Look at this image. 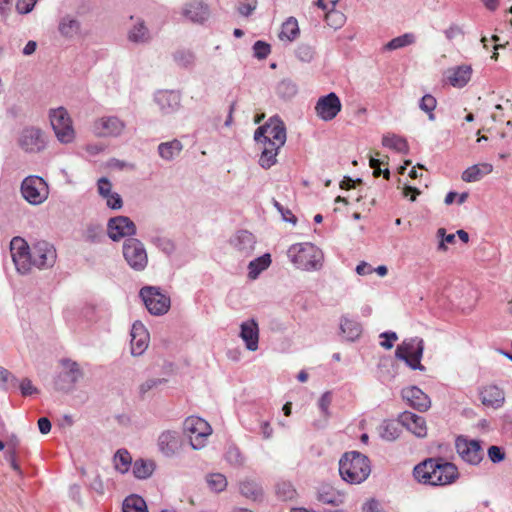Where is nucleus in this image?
I'll use <instances>...</instances> for the list:
<instances>
[{"instance_id": "obj_1", "label": "nucleus", "mask_w": 512, "mask_h": 512, "mask_svg": "<svg viewBox=\"0 0 512 512\" xmlns=\"http://www.w3.org/2000/svg\"><path fill=\"white\" fill-rule=\"evenodd\" d=\"M458 475L457 467L441 458L427 459L414 468V476L419 482L433 486L449 485Z\"/></svg>"}, {"instance_id": "obj_2", "label": "nucleus", "mask_w": 512, "mask_h": 512, "mask_svg": "<svg viewBox=\"0 0 512 512\" xmlns=\"http://www.w3.org/2000/svg\"><path fill=\"white\" fill-rule=\"evenodd\" d=\"M339 473L344 481L360 484L371 473L370 460L358 451L346 452L339 460Z\"/></svg>"}, {"instance_id": "obj_3", "label": "nucleus", "mask_w": 512, "mask_h": 512, "mask_svg": "<svg viewBox=\"0 0 512 512\" xmlns=\"http://www.w3.org/2000/svg\"><path fill=\"white\" fill-rule=\"evenodd\" d=\"M288 257L297 268L310 270L320 265L322 255L320 250L311 243H297L288 249Z\"/></svg>"}, {"instance_id": "obj_4", "label": "nucleus", "mask_w": 512, "mask_h": 512, "mask_svg": "<svg viewBox=\"0 0 512 512\" xmlns=\"http://www.w3.org/2000/svg\"><path fill=\"white\" fill-rule=\"evenodd\" d=\"M254 139L257 143H267L282 147L286 142V128L284 122L274 116L269 121L256 129Z\"/></svg>"}, {"instance_id": "obj_5", "label": "nucleus", "mask_w": 512, "mask_h": 512, "mask_svg": "<svg viewBox=\"0 0 512 512\" xmlns=\"http://www.w3.org/2000/svg\"><path fill=\"white\" fill-rule=\"evenodd\" d=\"M424 350V342L421 338L414 337L405 339L400 345L397 346L395 356L398 359L405 361V363L413 370H424L421 364V358Z\"/></svg>"}, {"instance_id": "obj_6", "label": "nucleus", "mask_w": 512, "mask_h": 512, "mask_svg": "<svg viewBox=\"0 0 512 512\" xmlns=\"http://www.w3.org/2000/svg\"><path fill=\"white\" fill-rule=\"evenodd\" d=\"M21 194L31 205H40L47 200L49 187L43 178L31 175L22 181Z\"/></svg>"}, {"instance_id": "obj_7", "label": "nucleus", "mask_w": 512, "mask_h": 512, "mask_svg": "<svg viewBox=\"0 0 512 512\" xmlns=\"http://www.w3.org/2000/svg\"><path fill=\"white\" fill-rule=\"evenodd\" d=\"M49 117L57 139L64 144L71 143L75 138V131L67 110L63 107L52 109Z\"/></svg>"}, {"instance_id": "obj_8", "label": "nucleus", "mask_w": 512, "mask_h": 512, "mask_svg": "<svg viewBox=\"0 0 512 512\" xmlns=\"http://www.w3.org/2000/svg\"><path fill=\"white\" fill-rule=\"evenodd\" d=\"M184 431L189 437L193 449H201L206 445L212 428L207 421L200 417L190 416L184 422Z\"/></svg>"}, {"instance_id": "obj_9", "label": "nucleus", "mask_w": 512, "mask_h": 512, "mask_svg": "<svg viewBox=\"0 0 512 512\" xmlns=\"http://www.w3.org/2000/svg\"><path fill=\"white\" fill-rule=\"evenodd\" d=\"M10 252L16 270L27 274L32 269V248L21 237H14L10 242Z\"/></svg>"}, {"instance_id": "obj_10", "label": "nucleus", "mask_w": 512, "mask_h": 512, "mask_svg": "<svg viewBox=\"0 0 512 512\" xmlns=\"http://www.w3.org/2000/svg\"><path fill=\"white\" fill-rule=\"evenodd\" d=\"M10 252L16 270L27 274L32 269V248L21 237H14L10 242Z\"/></svg>"}, {"instance_id": "obj_11", "label": "nucleus", "mask_w": 512, "mask_h": 512, "mask_svg": "<svg viewBox=\"0 0 512 512\" xmlns=\"http://www.w3.org/2000/svg\"><path fill=\"white\" fill-rule=\"evenodd\" d=\"M140 297L148 311L153 315H163L170 308V298L163 294L159 288L153 286L143 287L140 290Z\"/></svg>"}, {"instance_id": "obj_12", "label": "nucleus", "mask_w": 512, "mask_h": 512, "mask_svg": "<svg viewBox=\"0 0 512 512\" xmlns=\"http://www.w3.org/2000/svg\"><path fill=\"white\" fill-rule=\"evenodd\" d=\"M18 144L25 152L39 153L46 148L47 140L40 128L30 126L21 131Z\"/></svg>"}, {"instance_id": "obj_13", "label": "nucleus", "mask_w": 512, "mask_h": 512, "mask_svg": "<svg viewBox=\"0 0 512 512\" xmlns=\"http://www.w3.org/2000/svg\"><path fill=\"white\" fill-rule=\"evenodd\" d=\"M123 255L127 263L134 270H143L148 262V257L143 244L135 238L125 240Z\"/></svg>"}, {"instance_id": "obj_14", "label": "nucleus", "mask_w": 512, "mask_h": 512, "mask_svg": "<svg viewBox=\"0 0 512 512\" xmlns=\"http://www.w3.org/2000/svg\"><path fill=\"white\" fill-rule=\"evenodd\" d=\"M455 446L457 453L465 462L477 465L482 461L483 450L479 441L459 436L456 439Z\"/></svg>"}, {"instance_id": "obj_15", "label": "nucleus", "mask_w": 512, "mask_h": 512, "mask_svg": "<svg viewBox=\"0 0 512 512\" xmlns=\"http://www.w3.org/2000/svg\"><path fill=\"white\" fill-rule=\"evenodd\" d=\"M341 109L342 104L340 98L334 92L320 97L315 105L316 115L323 121L333 120Z\"/></svg>"}, {"instance_id": "obj_16", "label": "nucleus", "mask_w": 512, "mask_h": 512, "mask_svg": "<svg viewBox=\"0 0 512 512\" xmlns=\"http://www.w3.org/2000/svg\"><path fill=\"white\" fill-rule=\"evenodd\" d=\"M56 250L50 243L39 241L32 246V267L39 269L53 266Z\"/></svg>"}, {"instance_id": "obj_17", "label": "nucleus", "mask_w": 512, "mask_h": 512, "mask_svg": "<svg viewBox=\"0 0 512 512\" xmlns=\"http://www.w3.org/2000/svg\"><path fill=\"white\" fill-rule=\"evenodd\" d=\"M183 439L179 432L174 430H165L161 432L157 439L159 451L166 457L177 455L183 447Z\"/></svg>"}, {"instance_id": "obj_18", "label": "nucleus", "mask_w": 512, "mask_h": 512, "mask_svg": "<svg viewBox=\"0 0 512 512\" xmlns=\"http://www.w3.org/2000/svg\"><path fill=\"white\" fill-rule=\"evenodd\" d=\"M136 233V226L126 216H118L111 218L108 222L109 237L117 241L126 236H132Z\"/></svg>"}, {"instance_id": "obj_19", "label": "nucleus", "mask_w": 512, "mask_h": 512, "mask_svg": "<svg viewBox=\"0 0 512 512\" xmlns=\"http://www.w3.org/2000/svg\"><path fill=\"white\" fill-rule=\"evenodd\" d=\"M149 333L141 322H135L131 329V353L139 356L144 353L149 344Z\"/></svg>"}, {"instance_id": "obj_20", "label": "nucleus", "mask_w": 512, "mask_h": 512, "mask_svg": "<svg viewBox=\"0 0 512 512\" xmlns=\"http://www.w3.org/2000/svg\"><path fill=\"white\" fill-rule=\"evenodd\" d=\"M182 15L194 23H203L210 16V10L201 0H191L187 2L182 10Z\"/></svg>"}, {"instance_id": "obj_21", "label": "nucleus", "mask_w": 512, "mask_h": 512, "mask_svg": "<svg viewBox=\"0 0 512 512\" xmlns=\"http://www.w3.org/2000/svg\"><path fill=\"white\" fill-rule=\"evenodd\" d=\"M402 397L411 407L420 412L427 411L431 406L430 398L416 386L404 388Z\"/></svg>"}, {"instance_id": "obj_22", "label": "nucleus", "mask_w": 512, "mask_h": 512, "mask_svg": "<svg viewBox=\"0 0 512 512\" xmlns=\"http://www.w3.org/2000/svg\"><path fill=\"white\" fill-rule=\"evenodd\" d=\"M399 422L417 437L423 438L427 435L426 421L422 416L405 411L400 414Z\"/></svg>"}, {"instance_id": "obj_23", "label": "nucleus", "mask_w": 512, "mask_h": 512, "mask_svg": "<svg viewBox=\"0 0 512 512\" xmlns=\"http://www.w3.org/2000/svg\"><path fill=\"white\" fill-rule=\"evenodd\" d=\"M123 129L124 123L117 117H102L94 123V132L98 136H118Z\"/></svg>"}, {"instance_id": "obj_24", "label": "nucleus", "mask_w": 512, "mask_h": 512, "mask_svg": "<svg viewBox=\"0 0 512 512\" xmlns=\"http://www.w3.org/2000/svg\"><path fill=\"white\" fill-rule=\"evenodd\" d=\"M483 405L497 409L504 404L505 395L496 385H487L480 392Z\"/></svg>"}, {"instance_id": "obj_25", "label": "nucleus", "mask_w": 512, "mask_h": 512, "mask_svg": "<svg viewBox=\"0 0 512 512\" xmlns=\"http://www.w3.org/2000/svg\"><path fill=\"white\" fill-rule=\"evenodd\" d=\"M240 337L245 342L247 349L255 351L258 348L259 329L255 320H248L241 324Z\"/></svg>"}, {"instance_id": "obj_26", "label": "nucleus", "mask_w": 512, "mask_h": 512, "mask_svg": "<svg viewBox=\"0 0 512 512\" xmlns=\"http://www.w3.org/2000/svg\"><path fill=\"white\" fill-rule=\"evenodd\" d=\"M493 171V166L490 163H480L468 167L463 171L461 179L464 182H476L481 180L485 175Z\"/></svg>"}, {"instance_id": "obj_27", "label": "nucleus", "mask_w": 512, "mask_h": 512, "mask_svg": "<svg viewBox=\"0 0 512 512\" xmlns=\"http://www.w3.org/2000/svg\"><path fill=\"white\" fill-rule=\"evenodd\" d=\"M317 499L323 504L340 506L344 503V494L329 485H323L318 491Z\"/></svg>"}, {"instance_id": "obj_28", "label": "nucleus", "mask_w": 512, "mask_h": 512, "mask_svg": "<svg viewBox=\"0 0 512 512\" xmlns=\"http://www.w3.org/2000/svg\"><path fill=\"white\" fill-rule=\"evenodd\" d=\"M262 146V151L259 157V165L264 169H269L277 162V155L281 147L267 143H258Z\"/></svg>"}, {"instance_id": "obj_29", "label": "nucleus", "mask_w": 512, "mask_h": 512, "mask_svg": "<svg viewBox=\"0 0 512 512\" xmlns=\"http://www.w3.org/2000/svg\"><path fill=\"white\" fill-rule=\"evenodd\" d=\"M472 69L470 66H458L452 69L448 75L449 83L454 87H464L471 79Z\"/></svg>"}, {"instance_id": "obj_30", "label": "nucleus", "mask_w": 512, "mask_h": 512, "mask_svg": "<svg viewBox=\"0 0 512 512\" xmlns=\"http://www.w3.org/2000/svg\"><path fill=\"white\" fill-rule=\"evenodd\" d=\"M382 145L398 153L407 154L409 151V145L407 140L404 137L394 133L385 134L382 137Z\"/></svg>"}, {"instance_id": "obj_31", "label": "nucleus", "mask_w": 512, "mask_h": 512, "mask_svg": "<svg viewBox=\"0 0 512 512\" xmlns=\"http://www.w3.org/2000/svg\"><path fill=\"white\" fill-rule=\"evenodd\" d=\"M182 149V143L179 140L174 139L172 141L159 144L158 153L162 159L169 161L178 156Z\"/></svg>"}, {"instance_id": "obj_32", "label": "nucleus", "mask_w": 512, "mask_h": 512, "mask_svg": "<svg viewBox=\"0 0 512 512\" xmlns=\"http://www.w3.org/2000/svg\"><path fill=\"white\" fill-rule=\"evenodd\" d=\"M340 329L345 338L351 341L357 339L362 332L361 325L357 321L347 317L341 319Z\"/></svg>"}, {"instance_id": "obj_33", "label": "nucleus", "mask_w": 512, "mask_h": 512, "mask_svg": "<svg viewBox=\"0 0 512 512\" xmlns=\"http://www.w3.org/2000/svg\"><path fill=\"white\" fill-rule=\"evenodd\" d=\"M299 33L297 20L294 17H290L282 24L279 38L291 42L299 36Z\"/></svg>"}, {"instance_id": "obj_34", "label": "nucleus", "mask_w": 512, "mask_h": 512, "mask_svg": "<svg viewBox=\"0 0 512 512\" xmlns=\"http://www.w3.org/2000/svg\"><path fill=\"white\" fill-rule=\"evenodd\" d=\"M155 469L152 460L138 459L133 464V474L138 479H146L150 477Z\"/></svg>"}, {"instance_id": "obj_35", "label": "nucleus", "mask_w": 512, "mask_h": 512, "mask_svg": "<svg viewBox=\"0 0 512 512\" xmlns=\"http://www.w3.org/2000/svg\"><path fill=\"white\" fill-rule=\"evenodd\" d=\"M240 492L246 498L257 500L262 496V488L254 480L245 479L240 482Z\"/></svg>"}, {"instance_id": "obj_36", "label": "nucleus", "mask_w": 512, "mask_h": 512, "mask_svg": "<svg viewBox=\"0 0 512 512\" xmlns=\"http://www.w3.org/2000/svg\"><path fill=\"white\" fill-rule=\"evenodd\" d=\"M331 3L332 9L325 14V21L328 26L339 29L345 24L346 16L341 11L335 9L337 0H333Z\"/></svg>"}, {"instance_id": "obj_37", "label": "nucleus", "mask_w": 512, "mask_h": 512, "mask_svg": "<svg viewBox=\"0 0 512 512\" xmlns=\"http://www.w3.org/2000/svg\"><path fill=\"white\" fill-rule=\"evenodd\" d=\"M123 512H148L144 499L138 495L128 496L123 502Z\"/></svg>"}, {"instance_id": "obj_38", "label": "nucleus", "mask_w": 512, "mask_h": 512, "mask_svg": "<svg viewBox=\"0 0 512 512\" xmlns=\"http://www.w3.org/2000/svg\"><path fill=\"white\" fill-rule=\"evenodd\" d=\"M276 495L283 501H290L297 497V491L289 481H280L276 485Z\"/></svg>"}, {"instance_id": "obj_39", "label": "nucleus", "mask_w": 512, "mask_h": 512, "mask_svg": "<svg viewBox=\"0 0 512 512\" xmlns=\"http://www.w3.org/2000/svg\"><path fill=\"white\" fill-rule=\"evenodd\" d=\"M128 39L134 43H144L150 39L149 31L143 22H138L128 34Z\"/></svg>"}, {"instance_id": "obj_40", "label": "nucleus", "mask_w": 512, "mask_h": 512, "mask_svg": "<svg viewBox=\"0 0 512 512\" xmlns=\"http://www.w3.org/2000/svg\"><path fill=\"white\" fill-rule=\"evenodd\" d=\"M271 263L270 255L265 254L249 264V277L255 279L263 270H265Z\"/></svg>"}, {"instance_id": "obj_41", "label": "nucleus", "mask_w": 512, "mask_h": 512, "mask_svg": "<svg viewBox=\"0 0 512 512\" xmlns=\"http://www.w3.org/2000/svg\"><path fill=\"white\" fill-rule=\"evenodd\" d=\"M132 462V457L127 450H118L114 456V466L116 470L125 473L129 470Z\"/></svg>"}, {"instance_id": "obj_42", "label": "nucleus", "mask_w": 512, "mask_h": 512, "mask_svg": "<svg viewBox=\"0 0 512 512\" xmlns=\"http://www.w3.org/2000/svg\"><path fill=\"white\" fill-rule=\"evenodd\" d=\"M415 42V36L412 33H405L401 36L393 38L386 45L387 50H396L406 46H409Z\"/></svg>"}, {"instance_id": "obj_43", "label": "nucleus", "mask_w": 512, "mask_h": 512, "mask_svg": "<svg viewBox=\"0 0 512 512\" xmlns=\"http://www.w3.org/2000/svg\"><path fill=\"white\" fill-rule=\"evenodd\" d=\"M59 31L65 37H72L79 31V23L77 20L64 17L59 24Z\"/></svg>"}, {"instance_id": "obj_44", "label": "nucleus", "mask_w": 512, "mask_h": 512, "mask_svg": "<svg viewBox=\"0 0 512 512\" xmlns=\"http://www.w3.org/2000/svg\"><path fill=\"white\" fill-rule=\"evenodd\" d=\"M436 106H437V101H436L435 97L432 96L431 94L424 95L419 103L420 109L422 111H424L425 113H427L428 119L430 121L435 120L434 110H435Z\"/></svg>"}, {"instance_id": "obj_45", "label": "nucleus", "mask_w": 512, "mask_h": 512, "mask_svg": "<svg viewBox=\"0 0 512 512\" xmlns=\"http://www.w3.org/2000/svg\"><path fill=\"white\" fill-rule=\"evenodd\" d=\"M208 486L215 492H221L227 487V479L221 473H212L207 476Z\"/></svg>"}, {"instance_id": "obj_46", "label": "nucleus", "mask_w": 512, "mask_h": 512, "mask_svg": "<svg viewBox=\"0 0 512 512\" xmlns=\"http://www.w3.org/2000/svg\"><path fill=\"white\" fill-rule=\"evenodd\" d=\"M174 60L181 67H189L193 65L195 61V55L190 50L181 49L175 52Z\"/></svg>"}, {"instance_id": "obj_47", "label": "nucleus", "mask_w": 512, "mask_h": 512, "mask_svg": "<svg viewBox=\"0 0 512 512\" xmlns=\"http://www.w3.org/2000/svg\"><path fill=\"white\" fill-rule=\"evenodd\" d=\"M369 165L373 169V176L379 177L380 175H383L385 179H389L390 177V171L388 168H385L384 170L381 169V165H387V162L384 160H380L375 157H371L369 160Z\"/></svg>"}, {"instance_id": "obj_48", "label": "nucleus", "mask_w": 512, "mask_h": 512, "mask_svg": "<svg viewBox=\"0 0 512 512\" xmlns=\"http://www.w3.org/2000/svg\"><path fill=\"white\" fill-rule=\"evenodd\" d=\"M398 429L394 422H384L381 427V437L385 440L392 441L398 437Z\"/></svg>"}, {"instance_id": "obj_49", "label": "nucleus", "mask_w": 512, "mask_h": 512, "mask_svg": "<svg viewBox=\"0 0 512 512\" xmlns=\"http://www.w3.org/2000/svg\"><path fill=\"white\" fill-rule=\"evenodd\" d=\"M437 236L440 238V242L438 244L439 251H447V246L445 243L454 244L455 243V234L446 235V230L444 228H439L437 230Z\"/></svg>"}, {"instance_id": "obj_50", "label": "nucleus", "mask_w": 512, "mask_h": 512, "mask_svg": "<svg viewBox=\"0 0 512 512\" xmlns=\"http://www.w3.org/2000/svg\"><path fill=\"white\" fill-rule=\"evenodd\" d=\"M254 55L258 59H265L271 52V47L263 41H256L253 45Z\"/></svg>"}, {"instance_id": "obj_51", "label": "nucleus", "mask_w": 512, "mask_h": 512, "mask_svg": "<svg viewBox=\"0 0 512 512\" xmlns=\"http://www.w3.org/2000/svg\"><path fill=\"white\" fill-rule=\"evenodd\" d=\"M97 185H98V192L103 198L110 196V194L112 193V191H111L112 184L107 178H105V177L100 178L98 180Z\"/></svg>"}, {"instance_id": "obj_52", "label": "nucleus", "mask_w": 512, "mask_h": 512, "mask_svg": "<svg viewBox=\"0 0 512 512\" xmlns=\"http://www.w3.org/2000/svg\"><path fill=\"white\" fill-rule=\"evenodd\" d=\"M257 7V0H245L238 6V12L243 16H249Z\"/></svg>"}, {"instance_id": "obj_53", "label": "nucleus", "mask_w": 512, "mask_h": 512, "mask_svg": "<svg viewBox=\"0 0 512 512\" xmlns=\"http://www.w3.org/2000/svg\"><path fill=\"white\" fill-rule=\"evenodd\" d=\"M63 366L69 370V373L71 374L72 381H76L79 376L81 375L79 366L76 362L71 360H63L62 361Z\"/></svg>"}, {"instance_id": "obj_54", "label": "nucleus", "mask_w": 512, "mask_h": 512, "mask_svg": "<svg viewBox=\"0 0 512 512\" xmlns=\"http://www.w3.org/2000/svg\"><path fill=\"white\" fill-rule=\"evenodd\" d=\"M37 0H18L16 3V9L21 14H27L32 11Z\"/></svg>"}, {"instance_id": "obj_55", "label": "nucleus", "mask_w": 512, "mask_h": 512, "mask_svg": "<svg viewBox=\"0 0 512 512\" xmlns=\"http://www.w3.org/2000/svg\"><path fill=\"white\" fill-rule=\"evenodd\" d=\"M488 457L493 463H498L504 460L505 453L498 446H491L488 449Z\"/></svg>"}, {"instance_id": "obj_56", "label": "nucleus", "mask_w": 512, "mask_h": 512, "mask_svg": "<svg viewBox=\"0 0 512 512\" xmlns=\"http://www.w3.org/2000/svg\"><path fill=\"white\" fill-rule=\"evenodd\" d=\"M444 34L448 40H454L463 36L464 32L459 25L452 24L444 31Z\"/></svg>"}, {"instance_id": "obj_57", "label": "nucleus", "mask_w": 512, "mask_h": 512, "mask_svg": "<svg viewBox=\"0 0 512 512\" xmlns=\"http://www.w3.org/2000/svg\"><path fill=\"white\" fill-rule=\"evenodd\" d=\"M380 338H384L385 340L380 342V345L385 349H391L393 347V342H395L398 337L395 332H384L380 334Z\"/></svg>"}, {"instance_id": "obj_58", "label": "nucleus", "mask_w": 512, "mask_h": 512, "mask_svg": "<svg viewBox=\"0 0 512 512\" xmlns=\"http://www.w3.org/2000/svg\"><path fill=\"white\" fill-rule=\"evenodd\" d=\"M106 204L112 209H120L122 207V198L118 193H111L109 197H106Z\"/></svg>"}, {"instance_id": "obj_59", "label": "nucleus", "mask_w": 512, "mask_h": 512, "mask_svg": "<svg viewBox=\"0 0 512 512\" xmlns=\"http://www.w3.org/2000/svg\"><path fill=\"white\" fill-rule=\"evenodd\" d=\"M163 382L162 379H148L144 383L140 385V393L142 395H145L147 392L152 390L153 388L157 387Z\"/></svg>"}, {"instance_id": "obj_60", "label": "nucleus", "mask_w": 512, "mask_h": 512, "mask_svg": "<svg viewBox=\"0 0 512 512\" xmlns=\"http://www.w3.org/2000/svg\"><path fill=\"white\" fill-rule=\"evenodd\" d=\"M332 402V394L331 392H325L321 398L319 399V408L322 410L323 413L328 412V408Z\"/></svg>"}, {"instance_id": "obj_61", "label": "nucleus", "mask_w": 512, "mask_h": 512, "mask_svg": "<svg viewBox=\"0 0 512 512\" xmlns=\"http://www.w3.org/2000/svg\"><path fill=\"white\" fill-rule=\"evenodd\" d=\"M21 393L24 396H28L33 394L36 391V388L32 385V382L29 379H23L20 383Z\"/></svg>"}, {"instance_id": "obj_62", "label": "nucleus", "mask_w": 512, "mask_h": 512, "mask_svg": "<svg viewBox=\"0 0 512 512\" xmlns=\"http://www.w3.org/2000/svg\"><path fill=\"white\" fill-rule=\"evenodd\" d=\"M278 90L280 93L293 95L296 93V86L289 81H282L279 83Z\"/></svg>"}, {"instance_id": "obj_63", "label": "nucleus", "mask_w": 512, "mask_h": 512, "mask_svg": "<svg viewBox=\"0 0 512 512\" xmlns=\"http://www.w3.org/2000/svg\"><path fill=\"white\" fill-rule=\"evenodd\" d=\"M363 512H380V503L375 499H370L363 504Z\"/></svg>"}, {"instance_id": "obj_64", "label": "nucleus", "mask_w": 512, "mask_h": 512, "mask_svg": "<svg viewBox=\"0 0 512 512\" xmlns=\"http://www.w3.org/2000/svg\"><path fill=\"white\" fill-rule=\"evenodd\" d=\"M420 194V190L412 187V186H405L403 188V196L409 197L411 201H415L416 197Z\"/></svg>"}]
</instances>
